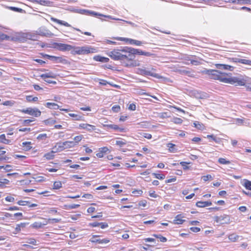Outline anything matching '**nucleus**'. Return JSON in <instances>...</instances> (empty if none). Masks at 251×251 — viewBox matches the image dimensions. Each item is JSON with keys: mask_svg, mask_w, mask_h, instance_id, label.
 <instances>
[{"mask_svg": "<svg viewBox=\"0 0 251 251\" xmlns=\"http://www.w3.org/2000/svg\"><path fill=\"white\" fill-rule=\"evenodd\" d=\"M106 54L114 60L129 62L125 64V66L127 67H135L140 65L139 61L132 59L135 54L148 56L151 55L149 52H145L139 49L127 46L113 49L111 51H107Z\"/></svg>", "mask_w": 251, "mask_h": 251, "instance_id": "1", "label": "nucleus"}, {"mask_svg": "<svg viewBox=\"0 0 251 251\" xmlns=\"http://www.w3.org/2000/svg\"><path fill=\"white\" fill-rule=\"evenodd\" d=\"M206 74L210 79L235 86H245L248 79L246 75H240L238 77H232L231 73H223L217 70H207Z\"/></svg>", "mask_w": 251, "mask_h": 251, "instance_id": "2", "label": "nucleus"}, {"mask_svg": "<svg viewBox=\"0 0 251 251\" xmlns=\"http://www.w3.org/2000/svg\"><path fill=\"white\" fill-rule=\"evenodd\" d=\"M156 70L151 68V70H148L146 68H138L136 73L142 75H150L157 78H161L162 76L155 73Z\"/></svg>", "mask_w": 251, "mask_h": 251, "instance_id": "3", "label": "nucleus"}, {"mask_svg": "<svg viewBox=\"0 0 251 251\" xmlns=\"http://www.w3.org/2000/svg\"><path fill=\"white\" fill-rule=\"evenodd\" d=\"M23 114H27L34 117H39L41 115V111L37 107H28L19 110Z\"/></svg>", "mask_w": 251, "mask_h": 251, "instance_id": "4", "label": "nucleus"}, {"mask_svg": "<svg viewBox=\"0 0 251 251\" xmlns=\"http://www.w3.org/2000/svg\"><path fill=\"white\" fill-rule=\"evenodd\" d=\"M100 235H93L89 240L92 243L98 244L101 245L107 244L110 242V240L108 238H100Z\"/></svg>", "mask_w": 251, "mask_h": 251, "instance_id": "5", "label": "nucleus"}, {"mask_svg": "<svg viewBox=\"0 0 251 251\" xmlns=\"http://www.w3.org/2000/svg\"><path fill=\"white\" fill-rule=\"evenodd\" d=\"M214 221L216 223L221 225L230 223V216L226 214L220 216H216L214 217Z\"/></svg>", "mask_w": 251, "mask_h": 251, "instance_id": "6", "label": "nucleus"}, {"mask_svg": "<svg viewBox=\"0 0 251 251\" xmlns=\"http://www.w3.org/2000/svg\"><path fill=\"white\" fill-rule=\"evenodd\" d=\"M44 57H46L48 59L53 60L56 63H60L63 64H70V62L66 58L62 56H55L48 54L43 55Z\"/></svg>", "mask_w": 251, "mask_h": 251, "instance_id": "7", "label": "nucleus"}, {"mask_svg": "<svg viewBox=\"0 0 251 251\" xmlns=\"http://www.w3.org/2000/svg\"><path fill=\"white\" fill-rule=\"evenodd\" d=\"M114 39L119 41H124L126 43H128L130 44H133L136 46H141L142 44V42L140 41L124 37H114Z\"/></svg>", "mask_w": 251, "mask_h": 251, "instance_id": "8", "label": "nucleus"}, {"mask_svg": "<svg viewBox=\"0 0 251 251\" xmlns=\"http://www.w3.org/2000/svg\"><path fill=\"white\" fill-rule=\"evenodd\" d=\"M97 50L93 47L88 46H82L80 55L88 54L89 53H96Z\"/></svg>", "mask_w": 251, "mask_h": 251, "instance_id": "9", "label": "nucleus"}, {"mask_svg": "<svg viewBox=\"0 0 251 251\" xmlns=\"http://www.w3.org/2000/svg\"><path fill=\"white\" fill-rule=\"evenodd\" d=\"M230 62L239 63L251 66V60L246 59H240L235 57L228 58Z\"/></svg>", "mask_w": 251, "mask_h": 251, "instance_id": "10", "label": "nucleus"}, {"mask_svg": "<svg viewBox=\"0 0 251 251\" xmlns=\"http://www.w3.org/2000/svg\"><path fill=\"white\" fill-rule=\"evenodd\" d=\"M55 47L60 51H69L71 50L72 45L63 43H56Z\"/></svg>", "mask_w": 251, "mask_h": 251, "instance_id": "11", "label": "nucleus"}, {"mask_svg": "<svg viewBox=\"0 0 251 251\" xmlns=\"http://www.w3.org/2000/svg\"><path fill=\"white\" fill-rule=\"evenodd\" d=\"M78 128L85 129L89 132H92L96 130V126L89 124L82 123L79 125Z\"/></svg>", "mask_w": 251, "mask_h": 251, "instance_id": "12", "label": "nucleus"}, {"mask_svg": "<svg viewBox=\"0 0 251 251\" xmlns=\"http://www.w3.org/2000/svg\"><path fill=\"white\" fill-rule=\"evenodd\" d=\"M185 218L183 214H179L176 215L173 221V223L175 225H182L185 222V220L183 219Z\"/></svg>", "mask_w": 251, "mask_h": 251, "instance_id": "13", "label": "nucleus"}, {"mask_svg": "<svg viewBox=\"0 0 251 251\" xmlns=\"http://www.w3.org/2000/svg\"><path fill=\"white\" fill-rule=\"evenodd\" d=\"M40 76L42 78L44 79L48 83H53V84L56 83L55 81H50L46 80V78H55L56 75L52 72H49L48 73L42 74L40 75Z\"/></svg>", "mask_w": 251, "mask_h": 251, "instance_id": "14", "label": "nucleus"}, {"mask_svg": "<svg viewBox=\"0 0 251 251\" xmlns=\"http://www.w3.org/2000/svg\"><path fill=\"white\" fill-rule=\"evenodd\" d=\"M215 66L218 69L229 70L230 71H233L234 69L233 66L226 64H216Z\"/></svg>", "mask_w": 251, "mask_h": 251, "instance_id": "15", "label": "nucleus"}, {"mask_svg": "<svg viewBox=\"0 0 251 251\" xmlns=\"http://www.w3.org/2000/svg\"><path fill=\"white\" fill-rule=\"evenodd\" d=\"M226 2H232L233 3H238L240 4H250L251 0H223Z\"/></svg>", "mask_w": 251, "mask_h": 251, "instance_id": "16", "label": "nucleus"}, {"mask_svg": "<svg viewBox=\"0 0 251 251\" xmlns=\"http://www.w3.org/2000/svg\"><path fill=\"white\" fill-rule=\"evenodd\" d=\"M210 201H198L196 202V205L198 207L203 208L212 205Z\"/></svg>", "mask_w": 251, "mask_h": 251, "instance_id": "17", "label": "nucleus"}, {"mask_svg": "<svg viewBox=\"0 0 251 251\" xmlns=\"http://www.w3.org/2000/svg\"><path fill=\"white\" fill-rule=\"evenodd\" d=\"M50 19L52 22L56 23L59 25H64L66 27H71V25H70L68 23L65 21L60 20L52 17H50Z\"/></svg>", "mask_w": 251, "mask_h": 251, "instance_id": "18", "label": "nucleus"}, {"mask_svg": "<svg viewBox=\"0 0 251 251\" xmlns=\"http://www.w3.org/2000/svg\"><path fill=\"white\" fill-rule=\"evenodd\" d=\"M109 151V149L107 147H104L100 148L99 149L98 152L96 154V156L98 158H102L104 155Z\"/></svg>", "mask_w": 251, "mask_h": 251, "instance_id": "19", "label": "nucleus"}, {"mask_svg": "<svg viewBox=\"0 0 251 251\" xmlns=\"http://www.w3.org/2000/svg\"><path fill=\"white\" fill-rule=\"evenodd\" d=\"M48 224V221L46 220L45 223L40 222H35L31 224V227L33 228L38 229L43 227L44 226Z\"/></svg>", "mask_w": 251, "mask_h": 251, "instance_id": "20", "label": "nucleus"}, {"mask_svg": "<svg viewBox=\"0 0 251 251\" xmlns=\"http://www.w3.org/2000/svg\"><path fill=\"white\" fill-rule=\"evenodd\" d=\"M16 41V38L8 36L4 33H0V41Z\"/></svg>", "mask_w": 251, "mask_h": 251, "instance_id": "21", "label": "nucleus"}, {"mask_svg": "<svg viewBox=\"0 0 251 251\" xmlns=\"http://www.w3.org/2000/svg\"><path fill=\"white\" fill-rule=\"evenodd\" d=\"M81 47H75L72 46L71 53L73 55H80Z\"/></svg>", "mask_w": 251, "mask_h": 251, "instance_id": "22", "label": "nucleus"}, {"mask_svg": "<svg viewBox=\"0 0 251 251\" xmlns=\"http://www.w3.org/2000/svg\"><path fill=\"white\" fill-rule=\"evenodd\" d=\"M94 59L96 61H99L103 63H107L109 59L107 57L101 56L100 55H96L94 57Z\"/></svg>", "mask_w": 251, "mask_h": 251, "instance_id": "23", "label": "nucleus"}, {"mask_svg": "<svg viewBox=\"0 0 251 251\" xmlns=\"http://www.w3.org/2000/svg\"><path fill=\"white\" fill-rule=\"evenodd\" d=\"M85 12L87 13V14L89 15H91V16H104V17H106L111 18L112 19H114V20H119V19L112 18L109 16H105V15H103L102 14H99L98 13H97L96 12L92 11L86 10V11H85Z\"/></svg>", "mask_w": 251, "mask_h": 251, "instance_id": "24", "label": "nucleus"}, {"mask_svg": "<svg viewBox=\"0 0 251 251\" xmlns=\"http://www.w3.org/2000/svg\"><path fill=\"white\" fill-rule=\"evenodd\" d=\"M26 226V224L25 223H21L19 224H17L15 228V233L20 232L22 229L25 227Z\"/></svg>", "mask_w": 251, "mask_h": 251, "instance_id": "25", "label": "nucleus"}, {"mask_svg": "<svg viewBox=\"0 0 251 251\" xmlns=\"http://www.w3.org/2000/svg\"><path fill=\"white\" fill-rule=\"evenodd\" d=\"M108 128L113 129L115 130H119L121 132H125V129L124 128L120 127L117 125L110 124L106 126Z\"/></svg>", "mask_w": 251, "mask_h": 251, "instance_id": "26", "label": "nucleus"}, {"mask_svg": "<svg viewBox=\"0 0 251 251\" xmlns=\"http://www.w3.org/2000/svg\"><path fill=\"white\" fill-rule=\"evenodd\" d=\"M26 101L28 102H37L39 99L37 97H33L32 95H27L25 96Z\"/></svg>", "mask_w": 251, "mask_h": 251, "instance_id": "27", "label": "nucleus"}, {"mask_svg": "<svg viewBox=\"0 0 251 251\" xmlns=\"http://www.w3.org/2000/svg\"><path fill=\"white\" fill-rule=\"evenodd\" d=\"M45 106L51 109H58L59 108V106L54 102H48L46 103Z\"/></svg>", "mask_w": 251, "mask_h": 251, "instance_id": "28", "label": "nucleus"}, {"mask_svg": "<svg viewBox=\"0 0 251 251\" xmlns=\"http://www.w3.org/2000/svg\"><path fill=\"white\" fill-rule=\"evenodd\" d=\"M56 152L55 151H51L50 152H47L44 155V157L46 159L49 160L53 159L54 157V153Z\"/></svg>", "mask_w": 251, "mask_h": 251, "instance_id": "29", "label": "nucleus"}, {"mask_svg": "<svg viewBox=\"0 0 251 251\" xmlns=\"http://www.w3.org/2000/svg\"><path fill=\"white\" fill-rule=\"evenodd\" d=\"M11 142V140L6 138V136L4 134L0 135V143L4 144H10Z\"/></svg>", "mask_w": 251, "mask_h": 251, "instance_id": "30", "label": "nucleus"}, {"mask_svg": "<svg viewBox=\"0 0 251 251\" xmlns=\"http://www.w3.org/2000/svg\"><path fill=\"white\" fill-rule=\"evenodd\" d=\"M193 126L200 130H203L205 129L204 125L199 121H195L193 123Z\"/></svg>", "mask_w": 251, "mask_h": 251, "instance_id": "31", "label": "nucleus"}, {"mask_svg": "<svg viewBox=\"0 0 251 251\" xmlns=\"http://www.w3.org/2000/svg\"><path fill=\"white\" fill-rule=\"evenodd\" d=\"M22 147L25 151H28L32 148L31 142H23L22 143Z\"/></svg>", "mask_w": 251, "mask_h": 251, "instance_id": "32", "label": "nucleus"}, {"mask_svg": "<svg viewBox=\"0 0 251 251\" xmlns=\"http://www.w3.org/2000/svg\"><path fill=\"white\" fill-rule=\"evenodd\" d=\"M62 187V183L60 181H55L53 182L52 189L58 190Z\"/></svg>", "mask_w": 251, "mask_h": 251, "instance_id": "33", "label": "nucleus"}, {"mask_svg": "<svg viewBox=\"0 0 251 251\" xmlns=\"http://www.w3.org/2000/svg\"><path fill=\"white\" fill-rule=\"evenodd\" d=\"M167 147L168 148L169 152H176V151L175 144L169 143L167 144Z\"/></svg>", "mask_w": 251, "mask_h": 251, "instance_id": "34", "label": "nucleus"}, {"mask_svg": "<svg viewBox=\"0 0 251 251\" xmlns=\"http://www.w3.org/2000/svg\"><path fill=\"white\" fill-rule=\"evenodd\" d=\"M57 147V149L55 151L56 152L58 151H61L66 149L65 145H64V142H63L62 143L57 144L55 146L54 148H56Z\"/></svg>", "mask_w": 251, "mask_h": 251, "instance_id": "35", "label": "nucleus"}, {"mask_svg": "<svg viewBox=\"0 0 251 251\" xmlns=\"http://www.w3.org/2000/svg\"><path fill=\"white\" fill-rule=\"evenodd\" d=\"M69 115L70 117L74 118V120H76V121H83L84 120V118L82 116L74 114V113H69Z\"/></svg>", "mask_w": 251, "mask_h": 251, "instance_id": "36", "label": "nucleus"}, {"mask_svg": "<svg viewBox=\"0 0 251 251\" xmlns=\"http://www.w3.org/2000/svg\"><path fill=\"white\" fill-rule=\"evenodd\" d=\"M243 185L246 189L251 191V181L246 179H244Z\"/></svg>", "mask_w": 251, "mask_h": 251, "instance_id": "37", "label": "nucleus"}, {"mask_svg": "<svg viewBox=\"0 0 251 251\" xmlns=\"http://www.w3.org/2000/svg\"><path fill=\"white\" fill-rule=\"evenodd\" d=\"M127 143V141L125 139H121L120 140H116L115 144L119 147H123L126 145Z\"/></svg>", "mask_w": 251, "mask_h": 251, "instance_id": "38", "label": "nucleus"}, {"mask_svg": "<svg viewBox=\"0 0 251 251\" xmlns=\"http://www.w3.org/2000/svg\"><path fill=\"white\" fill-rule=\"evenodd\" d=\"M64 145H65L66 149L74 147L76 144L74 141H65L64 142Z\"/></svg>", "mask_w": 251, "mask_h": 251, "instance_id": "39", "label": "nucleus"}, {"mask_svg": "<svg viewBox=\"0 0 251 251\" xmlns=\"http://www.w3.org/2000/svg\"><path fill=\"white\" fill-rule=\"evenodd\" d=\"M228 239L232 242L237 241L239 238V236L234 233L228 235Z\"/></svg>", "mask_w": 251, "mask_h": 251, "instance_id": "40", "label": "nucleus"}, {"mask_svg": "<svg viewBox=\"0 0 251 251\" xmlns=\"http://www.w3.org/2000/svg\"><path fill=\"white\" fill-rule=\"evenodd\" d=\"M152 176L157 179L163 180L165 178V175L163 174L152 173Z\"/></svg>", "mask_w": 251, "mask_h": 251, "instance_id": "41", "label": "nucleus"}, {"mask_svg": "<svg viewBox=\"0 0 251 251\" xmlns=\"http://www.w3.org/2000/svg\"><path fill=\"white\" fill-rule=\"evenodd\" d=\"M35 121V119L32 118L29 119L24 120L22 122V124L24 126H28L31 125L30 123L34 122Z\"/></svg>", "mask_w": 251, "mask_h": 251, "instance_id": "42", "label": "nucleus"}, {"mask_svg": "<svg viewBox=\"0 0 251 251\" xmlns=\"http://www.w3.org/2000/svg\"><path fill=\"white\" fill-rule=\"evenodd\" d=\"M80 206L79 204H73L71 205H64V207L65 209L70 210L72 209H75Z\"/></svg>", "mask_w": 251, "mask_h": 251, "instance_id": "43", "label": "nucleus"}, {"mask_svg": "<svg viewBox=\"0 0 251 251\" xmlns=\"http://www.w3.org/2000/svg\"><path fill=\"white\" fill-rule=\"evenodd\" d=\"M218 162L220 164H223V165H228L230 164V161L229 160H226V158H219Z\"/></svg>", "mask_w": 251, "mask_h": 251, "instance_id": "44", "label": "nucleus"}, {"mask_svg": "<svg viewBox=\"0 0 251 251\" xmlns=\"http://www.w3.org/2000/svg\"><path fill=\"white\" fill-rule=\"evenodd\" d=\"M190 163V162L181 161L180 162V165L182 167L183 170L185 171L190 169V166L188 165Z\"/></svg>", "mask_w": 251, "mask_h": 251, "instance_id": "45", "label": "nucleus"}, {"mask_svg": "<svg viewBox=\"0 0 251 251\" xmlns=\"http://www.w3.org/2000/svg\"><path fill=\"white\" fill-rule=\"evenodd\" d=\"M153 236L156 238L159 239V241L161 242H166L167 241V238L163 236L161 234H153Z\"/></svg>", "mask_w": 251, "mask_h": 251, "instance_id": "46", "label": "nucleus"}, {"mask_svg": "<svg viewBox=\"0 0 251 251\" xmlns=\"http://www.w3.org/2000/svg\"><path fill=\"white\" fill-rule=\"evenodd\" d=\"M6 151L0 150V161L6 160L8 157L5 155Z\"/></svg>", "mask_w": 251, "mask_h": 251, "instance_id": "47", "label": "nucleus"}, {"mask_svg": "<svg viewBox=\"0 0 251 251\" xmlns=\"http://www.w3.org/2000/svg\"><path fill=\"white\" fill-rule=\"evenodd\" d=\"M15 103V102L13 100H6L2 103V104L4 106H13Z\"/></svg>", "mask_w": 251, "mask_h": 251, "instance_id": "48", "label": "nucleus"}, {"mask_svg": "<svg viewBox=\"0 0 251 251\" xmlns=\"http://www.w3.org/2000/svg\"><path fill=\"white\" fill-rule=\"evenodd\" d=\"M33 178L37 182H41L46 181V178L43 176H37Z\"/></svg>", "mask_w": 251, "mask_h": 251, "instance_id": "49", "label": "nucleus"}, {"mask_svg": "<svg viewBox=\"0 0 251 251\" xmlns=\"http://www.w3.org/2000/svg\"><path fill=\"white\" fill-rule=\"evenodd\" d=\"M26 243L35 246L37 245V241L34 238H30L27 239Z\"/></svg>", "mask_w": 251, "mask_h": 251, "instance_id": "50", "label": "nucleus"}, {"mask_svg": "<svg viewBox=\"0 0 251 251\" xmlns=\"http://www.w3.org/2000/svg\"><path fill=\"white\" fill-rule=\"evenodd\" d=\"M83 136L82 135L76 136L74 138V143L76 145L82 139Z\"/></svg>", "mask_w": 251, "mask_h": 251, "instance_id": "51", "label": "nucleus"}, {"mask_svg": "<svg viewBox=\"0 0 251 251\" xmlns=\"http://www.w3.org/2000/svg\"><path fill=\"white\" fill-rule=\"evenodd\" d=\"M47 137H48L46 133H42L38 135V136L37 137V139L38 140H43L46 139Z\"/></svg>", "mask_w": 251, "mask_h": 251, "instance_id": "52", "label": "nucleus"}, {"mask_svg": "<svg viewBox=\"0 0 251 251\" xmlns=\"http://www.w3.org/2000/svg\"><path fill=\"white\" fill-rule=\"evenodd\" d=\"M158 117L161 119H164L168 117H169L170 116L167 112H162L159 113L158 115Z\"/></svg>", "mask_w": 251, "mask_h": 251, "instance_id": "53", "label": "nucleus"}, {"mask_svg": "<svg viewBox=\"0 0 251 251\" xmlns=\"http://www.w3.org/2000/svg\"><path fill=\"white\" fill-rule=\"evenodd\" d=\"M30 203L29 201L20 200L17 202V204L19 205L25 206L28 205Z\"/></svg>", "mask_w": 251, "mask_h": 251, "instance_id": "54", "label": "nucleus"}, {"mask_svg": "<svg viewBox=\"0 0 251 251\" xmlns=\"http://www.w3.org/2000/svg\"><path fill=\"white\" fill-rule=\"evenodd\" d=\"M7 8L8 9L11 10L12 11L18 12H22L23 11V9L20 8L16 7H13V6H9Z\"/></svg>", "mask_w": 251, "mask_h": 251, "instance_id": "55", "label": "nucleus"}, {"mask_svg": "<svg viewBox=\"0 0 251 251\" xmlns=\"http://www.w3.org/2000/svg\"><path fill=\"white\" fill-rule=\"evenodd\" d=\"M132 193L133 194L137 195V196H139L142 195L143 191L141 189H135L132 191Z\"/></svg>", "mask_w": 251, "mask_h": 251, "instance_id": "56", "label": "nucleus"}, {"mask_svg": "<svg viewBox=\"0 0 251 251\" xmlns=\"http://www.w3.org/2000/svg\"><path fill=\"white\" fill-rule=\"evenodd\" d=\"M35 1L36 3L41 4V5H46L49 3V1L45 0H35Z\"/></svg>", "mask_w": 251, "mask_h": 251, "instance_id": "57", "label": "nucleus"}, {"mask_svg": "<svg viewBox=\"0 0 251 251\" xmlns=\"http://www.w3.org/2000/svg\"><path fill=\"white\" fill-rule=\"evenodd\" d=\"M173 122L174 123H175V124H181L182 123L183 120L181 118H180L174 117L173 119Z\"/></svg>", "mask_w": 251, "mask_h": 251, "instance_id": "58", "label": "nucleus"}, {"mask_svg": "<svg viewBox=\"0 0 251 251\" xmlns=\"http://www.w3.org/2000/svg\"><path fill=\"white\" fill-rule=\"evenodd\" d=\"M121 107L119 105H114L112 107V110L114 112H118L120 111Z\"/></svg>", "mask_w": 251, "mask_h": 251, "instance_id": "59", "label": "nucleus"}, {"mask_svg": "<svg viewBox=\"0 0 251 251\" xmlns=\"http://www.w3.org/2000/svg\"><path fill=\"white\" fill-rule=\"evenodd\" d=\"M0 183L3 186L4 185L9 184V181L6 178H0Z\"/></svg>", "mask_w": 251, "mask_h": 251, "instance_id": "60", "label": "nucleus"}, {"mask_svg": "<svg viewBox=\"0 0 251 251\" xmlns=\"http://www.w3.org/2000/svg\"><path fill=\"white\" fill-rule=\"evenodd\" d=\"M147 201L145 200L140 201L138 203L139 206L145 207L147 205Z\"/></svg>", "mask_w": 251, "mask_h": 251, "instance_id": "61", "label": "nucleus"}, {"mask_svg": "<svg viewBox=\"0 0 251 251\" xmlns=\"http://www.w3.org/2000/svg\"><path fill=\"white\" fill-rule=\"evenodd\" d=\"M83 147L85 148V151L86 153H91L93 152V151L92 149H91L90 148L87 147V145H84Z\"/></svg>", "mask_w": 251, "mask_h": 251, "instance_id": "62", "label": "nucleus"}, {"mask_svg": "<svg viewBox=\"0 0 251 251\" xmlns=\"http://www.w3.org/2000/svg\"><path fill=\"white\" fill-rule=\"evenodd\" d=\"M12 166L10 165H6L4 166L3 169L6 170V172H10L12 171Z\"/></svg>", "mask_w": 251, "mask_h": 251, "instance_id": "63", "label": "nucleus"}, {"mask_svg": "<svg viewBox=\"0 0 251 251\" xmlns=\"http://www.w3.org/2000/svg\"><path fill=\"white\" fill-rule=\"evenodd\" d=\"M99 226L100 227V228L101 229H104V228L107 227L108 226V225L107 223H106L101 222V223H99Z\"/></svg>", "mask_w": 251, "mask_h": 251, "instance_id": "64", "label": "nucleus"}]
</instances>
